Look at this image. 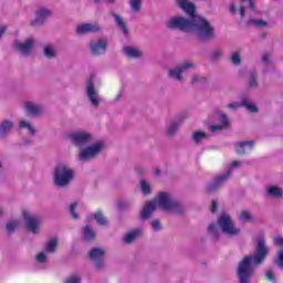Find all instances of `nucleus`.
Instances as JSON below:
<instances>
[{"label": "nucleus", "instance_id": "1", "mask_svg": "<svg viewBox=\"0 0 283 283\" xmlns=\"http://www.w3.org/2000/svg\"><path fill=\"white\" fill-rule=\"evenodd\" d=\"M178 8L187 14L175 15L166 24L168 30H178L186 34H196L201 43H209L216 39V28L203 15L198 13V7L190 0H176Z\"/></svg>", "mask_w": 283, "mask_h": 283}, {"label": "nucleus", "instance_id": "2", "mask_svg": "<svg viewBox=\"0 0 283 283\" xmlns=\"http://www.w3.org/2000/svg\"><path fill=\"white\" fill-rule=\"evenodd\" d=\"M269 258V247L264 237L259 238L254 247V253L242 258L238 263L235 275L238 283H251V280L255 276V269L262 266Z\"/></svg>", "mask_w": 283, "mask_h": 283}, {"label": "nucleus", "instance_id": "3", "mask_svg": "<svg viewBox=\"0 0 283 283\" xmlns=\"http://www.w3.org/2000/svg\"><path fill=\"white\" fill-rule=\"evenodd\" d=\"M69 140L74 147L80 149L77 158L81 163H87L101 156L103 149H105V142L94 143V134L87 130H76L69 135Z\"/></svg>", "mask_w": 283, "mask_h": 283}, {"label": "nucleus", "instance_id": "4", "mask_svg": "<svg viewBox=\"0 0 283 283\" xmlns=\"http://www.w3.org/2000/svg\"><path fill=\"white\" fill-rule=\"evenodd\" d=\"M52 180L56 189H67L74 182V169L66 164H57L53 169Z\"/></svg>", "mask_w": 283, "mask_h": 283}, {"label": "nucleus", "instance_id": "5", "mask_svg": "<svg viewBox=\"0 0 283 283\" xmlns=\"http://www.w3.org/2000/svg\"><path fill=\"white\" fill-rule=\"evenodd\" d=\"M242 161H232L230 166L220 175L216 176L210 182L206 185L207 193H216L220 191L227 182H229V178H231V174H233V169L241 167Z\"/></svg>", "mask_w": 283, "mask_h": 283}, {"label": "nucleus", "instance_id": "6", "mask_svg": "<svg viewBox=\"0 0 283 283\" xmlns=\"http://www.w3.org/2000/svg\"><path fill=\"white\" fill-rule=\"evenodd\" d=\"M159 209L171 211L175 216H185V203L178 199H172L168 192H159Z\"/></svg>", "mask_w": 283, "mask_h": 283}, {"label": "nucleus", "instance_id": "7", "mask_svg": "<svg viewBox=\"0 0 283 283\" xmlns=\"http://www.w3.org/2000/svg\"><path fill=\"white\" fill-rule=\"evenodd\" d=\"M218 226L220 227L222 233L228 235L229 238H237L242 233L240 228H237L233 223V219L231 216L222 212L218 219Z\"/></svg>", "mask_w": 283, "mask_h": 283}, {"label": "nucleus", "instance_id": "8", "mask_svg": "<svg viewBox=\"0 0 283 283\" xmlns=\"http://www.w3.org/2000/svg\"><path fill=\"white\" fill-rule=\"evenodd\" d=\"M96 74L92 73L86 78L85 96L91 103L92 107H98L101 105V98L98 97V86H96Z\"/></svg>", "mask_w": 283, "mask_h": 283}, {"label": "nucleus", "instance_id": "9", "mask_svg": "<svg viewBox=\"0 0 283 283\" xmlns=\"http://www.w3.org/2000/svg\"><path fill=\"white\" fill-rule=\"evenodd\" d=\"M105 255L106 252L103 248L94 247L88 253L87 258L92 262L95 271H103L105 269Z\"/></svg>", "mask_w": 283, "mask_h": 283}, {"label": "nucleus", "instance_id": "10", "mask_svg": "<svg viewBox=\"0 0 283 283\" xmlns=\"http://www.w3.org/2000/svg\"><path fill=\"white\" fill-rule=\"evenodd\" d=\"M22 218L24 220V229L29 231V233H33L36 235L39 233V227L41 224V217L34 216L30 213V211H22Z\"/></svg>", "mask_w": 283, "mask_h": 283}, {"label": "nucleus", "instance_id": "11", "mask_svg": "<svg viewBox=\"0 0 283 283\" xmlns=\"http://www.w3.org/2000/svg\"><path fill=\"white\" fill-rule=\"evenodd\" d=\"M160 207V192L158 193L157 198L149 200L145 203L144 208L139 213V219L145 222V220H149L154 216L156 209Z\"/></svg>", "mask_w": 283, "mask_h": 283}, {"label": "nucleus", "instance_id": "12", "mask_svg": "<svg viewBox=\"0 0 283 283\" xmlns=\"http://www.w3.org/2000/svg\"><path fill=\"white\" fill-rule=\"evenodd\" d=\"M216 116L218 117L219 125H210L209 129L212 134L216 132H224V129H229L231 127V122L229 120V115L223 113L220 109L214 111Z\"/></svg>", "mask_w": 283, "mask_h": 283}, {"label": "nucleus", "instance_id": "13", "mask_svg": "<svg viewBox=\"0 0 283 283\" xmlns=\"http://www.w3.org/2000/svg\"><path fill=\"white\" fill-rule=\"evenodd\" d=\"M193 67H195L193 63L186 62L178 65L177 67L169 69L168 78H172L174 81H178V83H180L185 78V75L182 74V72L187 70H193Z\"/></svg>", "mask_w": 283, "mask_h": 283}, {"label": "nucleus", "instance_id": "14", "mask_svg": "<svg viewBox=\"0 0 283 283\" xmlns=\"http://www.w3.org/2000/svg\"><path fill=\"white\" fill-rule=\"evenodd\" d=\"M239 107H244L248 109V112H251V114H260V108H258V105L255 103L249 102L247 98V95H242L241 103L233 102L228 104V109H239Z\"/></svg>", "mask_w": 283, "mask_h": 283}, {"label": "nucleus", "instance_id": "15", "mask_svg": "<svg viewBox=\"0 0 283 283\" xmlns=\"http://www.w3.org/2000/svg\"><path fill=\"white\" fill-rule=\"evenodd\" d=\"M13 48L18 50L22 56H30L34 50V39L29 38L24 42L15 40Z\"/></svg>", "mask_w": 283, "mask_h": 283}, {"label": "nucleus", "instance_id": "16", "mask_svg": "<svg viewBox=\"0 0 283 283\" xmlns=\"http://www.w3.org/2000/svg\"><path fill=\"white\" fill-rule=\"evenodd\" d=\"M107 39L101 38L96 42H90L88 48L93 56H101L107 52Z\"/></svg>", "mask_w": 283, "mask_h": 283}, {"label": "nucleus", "instance_id": "17", "mask_svg": "<svg viewBox=\"0 0 283 283\" xmlns=\"http://www.w3.org/2000/svg\"><path fill=\"white\" fill-rule=\"evenodd\" d=\"M255 147L254 140H243V142H237L234 144V151L238 154V156H244L247 151H252Z\"/></svg>", "mask_w": 283, "mask_h": 283}, {"label": "nucleus", "instance_id": "18", "mask_svg": "<svg viewBox=\"0 0 283 283\" xmlns=\"http://www.w3.org/2000/svg\"><path fill=\"white\" fill-rule=\"evenodd\" d=\"M49 17H52V12L48 8H40L35 12V19L31 21V25L33 28L36 25H43Z\"/></svg>", "mask_w": 283, "mask_h": 283}, {"label": "nucleus", "instance_id": "19", "mask_svg": "<svg viewBox=\"0 0 283 283\" xmlns=\"http://www.w3.org/2000/svg\"><path fill=\"white\" fill-rule=\"evenodd\" d=\"M111 17L115 20V23L119 30H122L124 36H129V28H127V23H125V20L120 14L111 11Z\"/></svg>", "mask_w": 283, "mask_h": 283}, {"label": "nucleus", "instance_id": "20", "mask_svg": "<svg viewBox=\"0 0 283 283\" xmlns=\"http://www.w3.org/2000/svg\"><path fill=\"white\" fill-rule=\"evenodd\" d=\"M14 128V122L10 119H3L0 123V138H8V134Z\"/></svg>", "mask_w": 283, "mask_h": 283}, {"label": "nucleus", "instance_id": "21", "mask_svg": "<svg viewBox=\"0 0 283 283\" xmlns=\"http://www.w3.org/2000/svg\"><path fill=\"white\" fill-rule=\"evenodd\" d=\"M82 240L84 242H94L96 240V231L92 229V226L86 224L82 228Z\"/></svg>", "mask_w": 283, "mask_h": 283}, {"label": "nucleus", "instance_id": "22", "mask_svg": "<svg viewBox=\"0 0 283 283\" xmlns=\"http://www.w3.org/2000/svg\"><path fill=\"white\" fill-rule=\"evenodd\" d=\"M265 196H266L268 198L280 199V198H283V190H282V188L279 187V186L270 185V186H268V188H266Z\"/></svg>", "mask_w": 283, "mask_h": 283}, {"label": "nucleus", "instance_id": "23", "mask_svg": "<svg viewBox=\"0 0 283 283\" xmlns=\"http://www.w3.org/2000/svg\"><path fill=\"white\" fill-rule=\"evenodd\" d=\"M138 238H143V229L137 228L132 231H129L125 237H124V242L126 244H132L134 241L138 240Z\"/></svg>", "mask_w": 283, "mask_h": 283}, {"label": "nucleus", "instance_id": "24", "mask_svg": "<svg viewBox=\"0 0 283 283\" xmlns=\"http://www.w3.org/2000/svg\"><path fill=\"white\" fill-rule=\"evenodd\" d=\"M211 136L207 134L205 130H195L191 135V140L196 145L202 144V140H209Z\"/></svg>", "mask_w": 283, "mask_h": 283}, {"label": "nucleus", "instance_id": "25", "mask_svg": "<svg viewBox=\"0 0 283 283\" xmlns=\"http://www.w3.org/2000/svg\"><path fill=\"white\" fill-rule=\"evenodd\" d=\"M91 219L96 221L98 227H107L109 224V220L105 218L103 210H97L95 213H92Z\"/></svg>", "mask_w": 283, "mask_h": 283}, {"label": "nucleus", "instance_id": "26", "mask_svg": "<svg viewBox=\"0 0 283 283\" xmlns=\"http://www.w3.org/2000/svg\"><path fill=\"white\" fill-rule=\"evenodd\" d=\"M182 120H185V117L179 116L177 120H174L170 123V126L167 128V136H176V133L180 128V125H182Z\"/></svg>", "mask_w": 283, "mask_h": 283}, {"label": "nucleus", "instance_id": "27", "mask_svg": "<svg viewBox=\"0 0 283 283\" xmlns=\"http://www.w3.org/2000/svg\"><path fill=\"white\" fill-rule=\"evenodd\" d=\"M123 52L128 59H142L143 52L134 46H124Z\"/></svg>", "mask_w": 283, "mask_h": 283}, {"label": "nucleus", "instance_id": "28", "mask_svg": "<svg viewBox=\"0 0 283 283\" xmlns=\"http://www.w3.org/2000/svg\"><path fill=\"white\" fill-rule=\"evenodd\" d=\"M25 109L29 116H39V114H41V108L34 105L32 102L25 103Z\"/></svg>", "mask_w": 283, "mask_h": 283}, {"label": "nucleus", "instance_id": "29", "mask_svg": "<svg viewBox=\"0 0 283 283\" xmlns=\"http://www.w3.org/2000/svg\"><path fill=\"white\" fill-rule=\"evenodd\" d=\"M43 56L45 59H56L57 53L56 50H54V46H52V44H48L43 48Z\"/></svg>", "mask_w": 283, "mask_h": 283}, {"label": "nucleus", "instance_id": "30", "mask_svg": "<svg viewBox=\"0 0 283 283\" xmlns=\"http://www.w3.org/2000/svg\"><path fill=\"white\" fill-rule=\"evenodd\" d=\"M59 248V239L52 238L46 242L45 251L48 253H56V249Z\"/></svg>", "mask_w": 283, "mask_h": 283}, {"label": "nucleus", "instance_id": "31", "mask_svg": "<svg viewBox=\"0 0 283 283\" xmlns=\"http://www.w3.org/2000/svg\"><path fill=\"white\" fill-rule=\"evenodd\" d=\"M139 189L143 196H151V185L147 180L140 179Z\"/></svg>", "mask_w": 283, "mask_h": 283}, {"label": "nucleus", "instance_id": "32", "mask_svg": "<svg viewBox=\"0 0 283 283\" xmlns=\"http://www.w3.org/2000/svg\"><path fill=\"white\" fill-rule=\"evenodd\" d=\"M245 25L248 28H251V25H254L255 28H266V25H269V22L262 19H250L245 22Z\"/></svg>", "mask_w": 283, "mask_h": 283}, {"label": "nucleus", "instance_id": "33", "mask_svg": "<svg viewBox=\"0 0 283 283\" xmlns=\"http://www.w3.org/2000/svg\"><path fill=\"white\" fill-rule=\"evenodd\" d=\"M19 127H20V129H28L30 136H36V129H35L34 126H32V124H30L29 122H27V120H20Z\"/></svg>", "mask_w": 283, "mask_h": 283}, {"label": "nucleus", "instance_id": "34", "mask_svg": "<svg viewBox=\"0 0 283 283\" xmlns=\"http://www.w3.org/2000/svg\"><path fill=\"white\" fill-rule=\"evenodd\" d=\"M248 87H250V90L258 87V72L255 70L250 71V81Z\"/></svg>", "mask_w": 283, "mask_h": 283}, {"label": "nucleus", "instance_id": "35", "mask_svg": "<svg viewBox=\"0 0 283 283\" xmlns=\"http://www.w3.org/2000/svg\"><path fill=\"white\" fill-rule=\"evenodd\" d=\"M230 61L232 65H242V55H240V51H234L230 54Z\"/></svg>", "mask_w": 283, "mask_h": 283}, {"label": "nucleus", "instance_id": "36", "mask_svg": "<svg viewBox=\"0 0 283 283\" xmlns=\"http://www.w3.org/2000/svg\"><path fill=\"white\" fill-rule=\"evenodd\" d=\"M208 233L209 235H211V238H214V240H218L220 238V231L218 230L216 223H210L208 226Z\"/></svg>", "mask_w": 283, "mask_h": 283}, {"label": "nucleus", "instance_id": "37", "mask_svg": "<svg viewBox=\"0 0 283 283\" xmlns=\"http://www.w3.org/2000/svg\"><path fill=\"white\" fill-rule=\"evenodd\" d=\"M240 222H253V214L247 210H242L239 216Z\"/></svg>", "mask_w": 283, "mask_h": 283}, {"label": "nucleus", "instance_id": "38", "mask_svg": "<svg viewBox=\"0 0 283 283\" xmlns=\"http://www.w3.org/2000/svg\"><path fill=\"white\" fill-rule=\"evenodd\" d=\"M273 264L277 266V269H283V250H279L276 255L274 256Z\"/></svg>", "mask_w": 283, "mask_h": 283}, {"label": "nucleus", "instance_id": "39", "mask_svg": "<svg viewBox=\"0 0 283 283\" xmlns=\"http://www.w3.org/2000/svg\"><path fill=\"white\" fill-rule=\"evenodd\" d=\"M208 81L209 80L207 78V76H202L198 74H195L191 78L192 85H196V83H200L201 85H207Z\"/></svg>", "mask_w": 283, "mask_h": 283}, {"label": "nucleus", "instance_id": "40", "mask_svg": "<svg viewBox=\"0 0 283 283\" xmlns=\"http://www.w3.org/2000/svg\"><path fill=\"white\" fill-rule=\"evenodd\" d=\"M116 207H117V211L119 213H123V211H129V209H130L129 202L123 201V200L117 201Z\"/></svg>", "mask_w": 283, "mask_h": 283}, {"label": "nucleus", "instance_id": "41", "mask_svg": "<svg viewBox=\"0 0 283 283\" xmlns=\"http://www.w3.org/2000/svg\"><path fill=\"white\" fill-rule=\"evenodd\" d=\"M17 227H19V223H17V221H9L6 224V230L8 235H12V233H14V231H17Z\"/></svg>", "mask_w": 283, "mask_h": 283}, {"label": "nucleus", "instance_id": "42", "mask_svg": "<svg viewBox=\"0 0 283 283\" xmlns=\"http://www.w3.org/2000/svg\"><path fill=\"white\" fill-rule=\"evenodd\" d=\"M129 6L133 12H140L143 0H129Z\"/></svg>", "mask_w": 283, "mask_h": 283}, {"label": "nucleus", "instance_id": "43", "mask_svg": "<svg viewBox=\"0 0 283 283\" xmlns=\"http://www.w3.org/2000/svg\"><path fill=\"white\" fill-rule=\"evenodd\" d=\"M78 207V202H73L70 205V214L73 218V220H78L81 217L78 216V213H76V208Z\"/></svg>", "mask_w": 283, "mask_h": 283}, {"label": "nucleus", "instance_id": "44", "mask_svg": "<svg viewBox=\"0 0 283 283\" xmlns=\"http://www.w3.org/2000/svg\"><path fill=\"white\" fill-rule=\"evenodd\" d=\"M75 32H76V34H78V35L90 34V29H88L87 23L77 25Z\"/></svg>", "mask_w": 283, "mask_h": 283}, {"label": "nucleus", "instance_id": "45", "mask_svg": "<svg viewBox=\"0 0 283 283\" xmlns=\"http://www.w3.org/2000/svg\"><path fill=\"white\" fill-rule=\"evenodd\" d=\"M88 25V33L90 34H96L103 30L98 23L92 24V23H86Z\"/></svg>", "mask_w": 283, "mask_h": 283}, {"label": "nucleus", "instance_id": "46", "mask_svg": "<svg viewBox=\"0 0 283 283\" xmlns=\"http://www.w3.org/2000/svg\"><path fill=\"white\" fill-rule=\"evenodd\" d=\"M265 280L271 283H276L275 272H273L272 268L268 269V271L265 272Z\"/></svg>", "mask_w": 283, "mask_h": 283}, {"label": "nucleus", "instance_id": "47", "mask_svg": "<svg viewBox=\"0 0 283 283\" xmlns=\"http://www.w3.org/2000/svg\"><path fill=\"white\" fill-rule=\"evenodd\" d=\"M150 227L155 232L163 231V223H160V220L158 219L153 220Z\"/></svg>", "mask_w": 283, "mask_h": 283}, {"label": "nucleus", "instance_id": "48", "mask_svg": "<svg viewBox=\"0 0 283 283\" xmlns=\"http://www.w3.org/2000/svg\"><path fill=\"white\" fill-rule=\"evenodd\" d=\"M244 8H250L252 12H255V0H241Z\"/></svg>", "mask_w": 283, "mask_h": 283}, {"label": "nucleus", "instance_id": "49", "mask_svg": "<svg viewBox=\"0 0 283 283\" xmlns=\"http://www.w3.org/2000/svg\"><path fill=\"white\" fill-rule=\"evenodd\" d=\"M36 260L40 264H45V262H48V254H45V252H40L36 255Z\"/></svg>", "mask_w": 283, "mask_h": 283}, {"label": "nucleus", "instance_id": "50", "mask_svg": "<svg viewBox=\"0 0 283 283\" xmlns=\"http://www.w3.org/2000/svg\"><path fill=\"white\" fill-rule=\"evenodd\" d=\"M83 280L81 279V276L78 275H72V276H69L66 280H65V283H81Z\"/></svg>", "mask_w": 283, "mask_h": 283}, {"label": "nucleus", "instance_id": "51", "mask_svg": "<svg viewBox=\"0 0 283 283\" xmlns=\"http://www.w3.org/2000/svg\"><path fill=\"white\" fill-rule=\"evenodd\" d=\"M220 56H222V51H213L212 53H210L211 61H218Z\"/></svg>", "mask_w": 283, "mask_h": 283}, {"label": "nucleus", "instance_id": "52", "mask_svg": "<svg viewBox=\"0 0 283 283\" xmlns=\"http://www.w3.org/2000/svg\"><path fill=\"white\" fill-rule=\"evenodd\" d=\"M135 171L138 176H147V169L144 167L138 166L135 168Z\"/></svg>", "mask_w": 283, "mask_h": 283}, {"label": "nucleus", "instance_id": "53", "mask_svg": "<svg viewBox=\"0 0 283 283\" xmlns=\"http://www.w3.org/2000/svg\"><path fill=\"white\" fill-rule=\"evenodd\" d=\"M210 211L211 213H216L218 211V202L216 200L211 201Z\"/></svg>", "mask_w": 283, "mask_h": 283}, {"label": "nucleus", "instance_id": "54", "mask_svg": "<svg viewBox=\"0 0 283 283\" xmlns=\"http://www.w3.org/2000/svg\"><path fill=\"white\" fill-rule=\"evenodd\" d=\"M239 13H240L241 19H244V17H247V7L241 6L239 9Z\"/></svg>", "mask_w": 283, "mask_h": 283}, {"label": "nucleus", "instance_id": "55", "mask_svg": "<svg viewBox=\"0 0 283 283\" xmlns=\"http://www.w3.org/2000/svg\"><path fill=\"white\" fill-rule=\"evenodd\" d=\"M230 14H238V8H235V3H230Z\"/></svg>", "mask_w": 283, "mask_h": 283}, {"label": "nucleus", "instance_id": "56", "mask_svg": "<svg viewBox=\"0 0 283 283\" xmlns=\"http://www.w3.org/2000/svg\"><path fill=\"white\" fill-rule=\"evenodd\" d=\"M262 62L265 64V65H271V60L269 59V54H264L262 56Z\"/></svg>", "mask_w": 283, "mask_h": 283}, {"label": "nucleus", "instance_id": "57", "mask_svg": "<svg viewBox=\"0 0 283 283\" xmlns=\"http://www.w3.org/2000/svg\"><path fill=\"white\" fill-rule=\"evenodd\" d=\"M107 3H116V0H105ZM94 3H101V0H94Z\"/></svg>", "mask_w": 283, "mask_h": 283}, {"label": "nucleus", "instance_id": "58", "mask_svg": "<svg viewBox=\"0 0 283 283\" xmlns=\"http://www.w3.org/2000/svg\"><path fill=\"white\" fill-rule=\"evenodd\" d=\"M7 28L6 27H0V39L3 38V34L6 33Z\"/></svg>", "mask_w": 283, "mask_h": 283}, {"label": "nucleus", "instance_id": "59", "mask_svg": "<svg viewBox=\"0 0 283 283\" xmlns=\"http://www.w3.org/2000/svg\"><path fill=\"white\" fill-rule=\"evenodd\" d=\"M123 97V91L119 92V94L115 97V102L118 103L120 98Z\"/></svg>", "mask_w": 283, "mask_h": 283}, {"label": "nucleus", "instance_id": "60", "mask_svg": "<svg viewBox=\"0 0 283 283\" xmlns=\"http://www.w3.org/2000/svg\"><path fill=\"white\" fill-rule=\"evenodd\" d=\"M23 145H25V146L32 145V140L25 138V139H23Z\"/></svg>", "mask_w": 283, "mask_h": 283}, {"label": "nucleus", "instance_id": "61", "mask_svg": "<svg viewBox=\"0 0 283 283\" xmlns=\"http://www.w3.org/2000/svg\"><path fill=\"white\" fill-rule=\"evenodd\" d=\"M154 174H155V176H160L163 174V171L160 169H156Z\"/></svg>", "mask_w": 283, "mask_h": 283}, {"label": "nucleus", "instance_id": "62", "mask_svg": "<svg viewBox=\"0 0 283 283\" xmlns=\"http://www.w3.org/2000/svg\"><path fill=\"white\" fill-rule=\"evenodd\" d=\"M260 39H266V33H261Z\"/></svg>", "mask_w": 283, "mask_h": 283}, {"label": "nucleus", "instance_id": "63", "mask_svg": "<svg viewBox=\"0 0 283 283\" xmlns=\"http://www.w3.org/2000/svg\"><path fill=\"white\" fill-rule=\"evenodd\" d=\"M3 167V164L0 161V169Z\"/></svg>", "mask_w": 283, "mask_h": 283}, {"label": "nucleus", "instance_id": "64", "mask_svg": "<svg viewBox=\"0 0 283 283\" xmlns=\"http://www.w3.org/2000/svg\"><path fill=\"white\" fill-rule=\"evenodd\" d=\"M0 216H3V211L0 210Z\"/></svg>", "mask_w": 283, "mask_h": 283}]
</instances>
